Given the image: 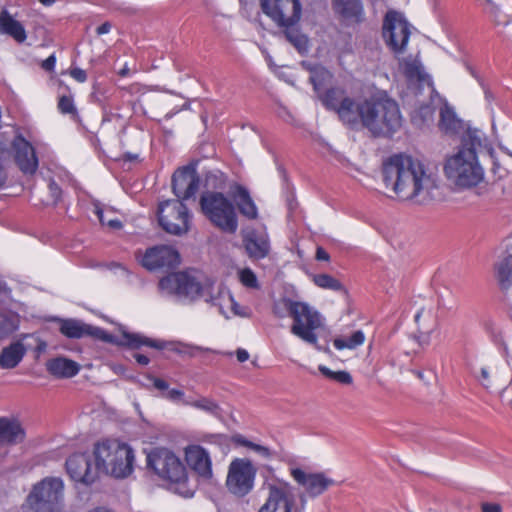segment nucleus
<instances>
[{
  "instance_id": "nucleus-20",
  "label": "nucleus",
  "mask_w": 512,
  "mask_h": 512,
  "mask_svg": "<svg viewBox=\"0 0 512 512\" xmlns=\"http://www.w3.org/2000/svg\"><path fill=\"white\" fill-rule=\"evenodd\" d=\"M199 188V177L195 169L182 167L175 171L172 177L174 194L183 200L192 197Z\"/></svg>"
},
{
  "instance_id": "nucleus-42",
  "label": "nucleus",
  "mask_w": 512,
  "mask_h": 512,
  "mask_svg": "<svg viewBox=\"0 0 512 512\" xmlns=\"http://www.w3.org/2000/svg\"><path fill=\"white\" fill-rule=\"evenodd\" d=\"M319 371L327 378L333 379L341 384H351L353 379L350 373L346 371L334 372L324 365L319 366Z\"/></svg>"
},
{
  "instance_id": "nucleus-11",
  "label": "nucleus",
  "mask_w": 512,
  "mask_h": 512,
  "mask_svg": "<svg viewBox=\"0 0 512 512\" xmlns=\"http://www.w3.org/2000/svg\"><path fill=\"white\" fill-rule=\"evenodd\" d=\"M158 220L167 233L180 236L189 231L191 215L181 201L167 200L159 205Z\"/></svg>"
},
{
  "instance_id": "nucleus-45",
  "label": "nucleus",
  "mask_w": 512,
  "mask_h": 512,
  "mask_svg": "<svg viewBox=\"0 0 512 512\" xmlns=\"http://www.w3.org/2000/svg\"><path fill=\"white\" fill-rule=\"evenodd\" d=\"M162 397L166 398L169 401H172L177 404H182L187 406V402L189 398L185 397V393L179 389H168L166 393L161 394Z\"/></svg>"
},
{
  "instance_id": "nucleus-18",
  "label": "nucleus",
  "mask_w": 512,
  "mask_h": 512,
  "mask_svg": "<svg viewBox=\"0 0 512 512\" xmlns=\"http://www.w3.org/2000/svg\"><path fill=\"white\" fill-rule=\"evenodd\" d=\"M180 262V256L176 249L167 245L149 248L144 253L141 264L150 271L161 268H174Z\"/></svg>"
},
{
  "instance_id": "nucleus-14",
  "label": "nucleus",
  "mask_w": 512,
  "mask_h": 512,
  "mask_svg": "<svg viewBox=\"0 0 512 512\" xmlns=\"http://www.w3.org/2000/svg\"><path fill=\"white\" fill-rule=\"evenodd\" d=\"M261 8L278 27L298 24L301 19L300 0H261Z\"/></svg>"
},
{
  "instance_id": "nucleus-57",
  "label": "nucleus",
  "mask_w": 512,
  "mask_h": 512,
  "mask_svg": "<svg viewBox=\"0 0 512 512\" xmlns=\"http://www.w3.org/2000/svg\"><path fill=\"white\" fill-rule=\"evenodd\" d=\"M237 360L239 362H245L249 359V353L245 349H238L236 351Z\"/></svg>"
},
{
  "instance_id": "nucleus-33",
  "label": "nucleus",
  "mask_w": 512,
  "mask_h": 512,
  "mask_svg": "<svg viewBox=\"0 0 512 512\" xmlns=\"http://www.w3.org/2000/svg\"><path fill=\"white\" fill-rule=\"evenodd\" d=\"M461 126V121L457 118L454 110L449 106H444L440 111L439 127L445 133L453 134Z\"/></svg>"
},
{
  "instance_id": "nucleus-3",
  "label": "nucleus",
  "mask_w": 512,
  "mask_h": 512,
  "mask_svg": "<svg viewBox=\"0 0 512 512\" xmlns=\"http://www.w3.org/2000/svg\"><path fill=\"white\" fill-rule=\"evenodd\" d=\"M146 465L157 477L169 482L176 493L184 497L193 495L187 485V469L174 451L165 447L152 448L146 455Z\"/></svg>"
},
{
  "instance_id": "nucleus-24",
  "label": "nucleus",
  "mask_w": 512,
  "mask_h": 512,
  "mask_svg": "<svg viewBox=\"0 0 512 512\" xmlns=\"http://www.w3.org/2000/svg\"><path fill=\"white\" fill-rule=\"evenodd\" d=\"M363 108L364 101L361 103H355L353 99L348 97L341 103L336 112L343 123L351 127H356L360 124L363 126Z\"/></svg>"
},
{
  "instance_id": "nucleus-38",
  "label": "nucleus",
  "mask_w": 512,
  "mask_h": 512,
  "mask_svg": "<svg viewBox=\"0 0 512 512\" xmlns=\"http://www.w3.org/2000/svg\"><path fill=\"white\" fill-rule=\"evenodd\" d=\"M187 402V406L194 407L196 409L202 410L212 416L219 417L221 414V408L219 405L212 399L207 397H199L197 399L189 398Z\"/></svg>"
},
{
  "instance_id": "nucleus-48",
  "label": "nucleus",
  "mask_w": 512,
  "mask_h": 512,
  "mask_svg": "<svg viewBox=\"0 0 512 512\" xmlns=\"http://www.w3.org/2000/svg\"><path fill=\"white\" fill-rule=\"evenodd\" d=\"M70 76L79 83H84L87 80L86 71L78 67L70 70Z\"/></svg>"
},
{
  "instance_id": "nucleus-55",
  "label": "nucleus",
  "mask_w": 512,
  "mask_h": 512,
  "mask_svg": "<svg viewBox=\"0 0 512 512\" xmlns=\"http://www.w3.org/2000/svg\"><path fill=\"white\" fill-rule=\"evenodd\" d=\"M228 299H229V301L231 302V308H232V310H233V312H234V314H235V315H240V316H245V315H246L245 313H243V312L240 310V308H241V307H240V305H239V304H237V303L234 301V299H233V297H232L231 295H229V296H228Z\"/></svg>"
},
{
  "instance_id": "nucleus-49",
  "label": "nucleus",
  "mask_w": 512,
  "mask_h": 512,
  "mask_svg": "<svg viewBox=\"0 0 512 512\" xmlns=\"http://www.w3.org/2000/svg\"><path fill=\"white\" fill-rule=\"evenodd\" d=\"M48 187H49V192H50V195L52 197L53 203H57L60 200V197H61V189H60V187L58 186V184L54 180L50 181Z\"/></svg>"
},
{
  "instance_id": "nucleus-58",
  "label": "nucleus",
  "mask_w": 512,
  "mask_h": 512,
  "mask_svg": "<svg viewBox=\"0 0 512 512\" xmlns=\"http://www.w3.org/2000/svg\"><path fill=\"white\" fill-rule=\"evenodd\" d=\"M233 440L235 443L241 445V446H244V447H247L249 448L250 447V444L249 443H252L251 441L245 439L243 436L241 435H236L233 437Z\"/></svg>"
},
{
  "instance_id": "nucleus-37",
  "label": "nucleus",
  "mask_w": 512,
  "mask_h": 512,
  "mask_svg": "<svg viewBox=\"0 0 512 512\" xmlns=\"http://www.w3.org/2000/svg\"><path fill=\"white\" fill-rule=\"evenodd\" d=\"M365 341V335L361 330H357L349 337L335 338L333 345L337 350L355 349Z\"/></svg>"
},
{
  "instance_id": "nucleus-56",
  "label": "nucleus",
  "mask_w": 512,
  "mask_h": 512,
  "mask_svg": "<svg viewBox=\"0 0 512 512\" xmlns=\"http://www.w3.org/2000/svg\"><path fill=\"white\" fill-rule=\"evenodd\" d=\"M111 24L109 22H104L103 24H101L97 29H96V33L97 35H103V34H107L110 32L111 30Z\"/></svg>"
},
{
  "instance_id": "nucleus-12",
  "label": "nucleus",
  "mask_w": 512,
  "mask_h": 512,
  "mask_svg": "<svg viewBox=\"0 0 512 512\" xmlns=\"http://www.w3.org/2000/svg\"><path fill=\"white\" fill-rule=\"evenodd\" d=\"M264 486L268 491V496L258 512H292L295 497L290 483L280 479H271L266 481Z\"/></svg>"
},
{
  "instance_id": "nucleus-6",
  "label": "nucleus",
  "mask_w": 512,
  "mask_h": 512,
  "mask_svg": "<svg viewBox=\"0 0 512 512\" xmlns=\"http://www.w3.org/2000/svg\"><path fill=\"white\" fill-rule=\"evenodd\" d=\"M282 304L292 319L291 333L320 350L317 331L323 326L321 314L306 302L284 298Z\"/></svg>"
},
{
  "instance_id": "nucleus-10",
  "label": "nucleus",
  "mask_w": 512,
  "mask_h": 512,
  "mask_svg": "<svg viewBox=\"0 0 512 512\" xmlns=\"http://www.w3.org/2000/svg\"><path fill=\"white\" fill-rule=\"evenodd\" d=\"M256 473L257 469L250 460L235 458L228 467L227 490L236 497H245L254 488Z\"/></svg>"
},
{
  "instance_id": "nucleus-43",
  "label": "nucleus",
  "mask_w": 512,
  "mask_h": 512,
  "mask_svg": "<svg viewBox=\"0 0 512 512\" xmlns=\"http://www.w3.org/2000/svg\"><path fill=\"white\" fill-rule=\"evenodd\" d=\"M240 282L248 288H258V280L256 274L250 268H244L239 271Z\"/></svg>"
},
{
  "instance_id": "nucleus-26",
  "label": "nucleus",
  "mask_w": 512,
  "mask_h": 512,
  "mask_svg": "<svg viewBox=\"0 0 512 512\" xmlns=\"http://www.w3.org/2000/svg\"><path fill=\"white\" fill-rule=\"evenodd\" d=\"M0 35H8L18 43L27 38L24 26L5 9L0 12Z\"/></svg>"
},
{
  "instance_id": "nucleus-64",
  "label": "nucleus",
  "mask_w": 512,
  "mask_h": 512,
  "mask_svg": "<svg viewBox=\"0 0 512 512\" xmlns=\"http://www.w3.org/2000/svg\"><path fill=\"white\" fill-rule=\"evenodd\" d=\"M46 342L42 341V340H38V344H37V351L38 352H42L46 349Z\"/></svg>"
},
{
  "instance_id": "nucleus-54",
  "label": "nucleus",
  "mask_w": 512,
  "mask_h": 512,
  "mask_svg": "<svg viewBox=\"0 0 512 512\" xmlns=\"http://www.w3.org/2000/svg\"><path fill=\"white\" fill-rule=\"evenodd\" d=\"M482 512H501V507L493 503H484L482 505Z\"/></svg>"
},
{
  "instance_id": "nucleus-23",
  "label": "nucleus",
  "mask_w": 512,
  "mask_h": 512,
  "mask_svg": "<svg viewBox=\"0 0 512 512\" xmlns=\"http://www.w3.org/2000/svg\"><path fill=\"white\" fill-rule=\"evenodd\" d=\"M414 320L417 324V341L420 345H428L430 343L431 334L438 326L437 317L431 309H420Z\"/></svg>"
},
{
  "instance_id": "nucleus-28",
  "label": "nucleus",
  "mask_w": 512,
  "mask_h": 512,
  "mask_svg": "<svg viewBox=\"0 0 512 512\" xmlns=\"http://www.w3.org/2000/svg\"><path fill=\"white\" fill-rule=\"evenodd\" d=\"M234 201L239 212L246 218L254 220L258 217V209L249 191L241 185H237L233 194Z\"/></svg>"
},
{
  "instance_id": "nucleus-41",
  "label": "nucleus",
  "mask_w": 512,
  "mask_h": 512,
  "mask_svg": "<svg viewBox=\"0 0 512 512\" xmlns=\"http://www.w3.org/2000/svg\"><path fill=\"white\" fill-rule=\"evenodd\" d=\"M200 442L207 443L225 451L229 447V438L224 434H203L199 438Z\"/></svg>"
},
{
  "instance_id": "nucleus-16",
  "label": "nucleus",
  "mask_w": 512,
  "mask_h": 512,
  "mask_svg": "<svg viewBox=\"0 0 512 512\" xmlns=\"http://www.w3.org/2000/svg\"><path fill=\"white\" fill-rule=\"evenodd\" d=\"M86 336H92L96 339L102 340L107 343H117L122 345H127L131 348H139L141 346H148L151 348H155L158 350L164 349L165 345L163 342L158 340H153L148 337H145L138 333H129V332H123L122 337L123 341H117L116 338L109 334L107 331H105L102 328L94 327L91 325L86 324Z\"/></svg>"
},
{
  "instance_id": "nucleus-17",
  "label": "nucleus",
  "mask_w": 512,
  "mask_h": 512,
  "mask_svg": "<svg viewBox=\"0 0 512 512\" xmlns=\"http://www.w3.org/2000/svg\"><path fill=\"white\" fill-rule=\"evenodd\" d=\"M66 470L70 477L86 485L92 484L98 478L97 464L91 462L87 453H76L66 460Z\"/></svg>"
},
{
  "instance_id": "nucleus-29",
  "label": "nucleus",
  "mask_w": 512,
  "mask_h": 512,
  "mask_svg": "<svg viewBox=\"0 0 512 512\" xmlns=\"http://www.w3.org/2000/svg\"><path fill=\"white\" fill-rule=\"evenodd\" d=\"M283 36L296 49L300 55L307 54L309 50V39L301 32L298 24H286L282 27Z\"/></svg>"
},
{
  "instance_id": "nucleus-62",
  "label": "nucleus",
  "mask_w": 512,
  "mask_h": 512,
  "mask_svg": "<svg viewBox=\"0 0 512 512\" xmlns=\"http://www.w3.org/2000/svg\"><path fill=\"white\" fill-rule=\"evenodd\" d=\"M421 111H422V113H423L425 116L429 117L430 119L432 118V116H433V111H432L431 107H429V106L424 107V108H422V109H421Z\"/></svg>"
},
{
  "instance_id": "nucleus-36",
  "label": "nucleus",
  "mask_w": 512,
  "mask_h": 512,
  "mask_svg": "<svg viewBox=\"0 0 512 512\" xmlns=\"http://www.w3.org/2000/svg\"><path fill=\"white\" fill-rule=\"evenodd\" d=\"M310 277L313 283L321 289L346 292L343 284L338 279L329 274H311Z\"/></svg>"
},
{
  "instance_id": "nucleus-1",
  "label": "nucleus",
  "mask_w": 512,
  "mask_h": 512,
  "mask_svg": "<svg viewBox=\"0 0 512 512\" xmlns=\"http://www.w3.org/2000/svg\"><path fill=\"white\" fill-rule=\"evenodd\" d=\"M383 179L401 200L424 204L439 196L438 175L409 155L391 156L383 165Z\"/></svg>"
},
{
  "instance_id": "nucleus-21",
  "label": "nucleus",
  "mask_w": 512,
  "mask_h": 512,
  "mask_svg": "<svg viewBox=\"0 0 512 512\" xmlns=\"http://www.w3.org/2000/svg\"><path fill=\"white\" fill-rule=\"evenodd\" d=\"M15 151V161L25 174H34L38 168V158L33 146L22 136H17L12 142Z\"/></svg>"
},
{
  "instance_id": "nucleus-5",
  "label": "nucleus",
  "mask_w": 512,
  "mask_h": 512,
  "mask_svg": "<svg viewBox=\"0 0 512 512\" xmlns=\"http://www.w3.org/2000/svg\"><path fill=\"white\" fill-rule=\"evenodd\" d=\"M363 127L374 136H390L402 126V116L398 104L389 98L364 101Z\"/></svg>"
},
{
  "instance_id": "nucleus-50",
  "label": "nucleus",
  "mask_w": 512,
  "mask_h": 512,
  "mask_svg": "<svg viewBox=\"0 0 512 512\" xmlns=\"http://www.w3.org/2000/svg\"><path fill=\"white\" fill-rule=\"evenodd\" d=\"M150 380L152 381L154 388L159 390L161 392V394L166 393L167 390L169 389L168 383L163 379L151 377Z\"/></svg>"
},
{
  "instance_id": "nucleus-52",
  "label": "nucleus",
  "mask_w": 512,
  "mask_h": 512,
  "mask_svg": "<svg viewBox=\"0 0 512 512\" xmlns=\"http://www.w3.org/2000/svg\"><path fill=\"white\" fill-rule=\"evenodd\" d=\"M283 302H284V298L281 299L280 301L276 302L273 306V313L275 316H277L279 318H283L285 316V313H287V311L283 307V304H282Z\"/></svg>"
},
{
  "instance_id": "nucleus-46",
  "label": "nucleus",
  "mask_w": 512,
  "mask_h": 512,
  "mask_svg": "<svg viewBox=\"0 0 512 512\" xmlns=\"http://www.w3.org/2000/svg\"><path fill=\"white\" fill-rule=\"evenodd\" d=\"M95 214L97 215L100 223L102 225H107L108 227L112 229H120L122 227V223L119 219L113 218V219H107L104 215L103 210L100 207L95 208Z\"/></svg>"
},
{
  "instance_id": "nucleus-35",
  "label": "nucleus",
  "mask_w": 512,
  "mask_h": 512,
  "mask_svg": "<svg viewBox=\"0 0 512 512\" xmlns=\"http://www.w3.org/2000/svg\"><path fill=\"white\" fill-rule=\"evenodd\" d=\"M60 332L67 338L79 339L86 336V324L76 319H62Z\"/></svg>"
},
{
  "instance_id": "nucleus-15",
  "label": "nucleus",
  "mask_w": 512,
  "mask_h": 512,
  "mask_svg": "<svg viewBox=\"0 0 512 512\" xmlns=\"http://www.w3.org/2000/svg\"><path fill=\"white\" fill-rule=\"evenodd\" d=\"M290 475L309 497L323 494L335 481L323 472L310 473L298 467L290 468Z\"/></svg>"
},
{
  "instance_id": "nucleus-2",
  "label": "nucleus",
  "mask_w": 512,
  "mask_h": 512,
  "mask_svg": "<svg viewBox=\"0 0 512 512\" xmlns=\"http://www.w3.org/2000/svg\"><path fill=\"white\" fill-rule=\"evenodd\" d=\"M484 141V134L478 129L468 128L463 133L460 148L446 159L444 165V173L450 182L461 188H470L483 180L484 170L477 154Z\"/></svg>"
},
{
  "instance_id": "nucleus-39",
  "label": "nucleus",
  "mask_w": 512,
  "mask_h": 512,
  "mask_svg": "<svg viewBox=\"0 0 512 512\" xmlns=\"http://www.w3.org/2000/svg\"><path fill=\"white\" fill-rule=\"evenodd\" d=\"M346 98L343 89L331 88L322 96V102L328 109L337 111Z\"/></svg>"
},
{
  "instance_id": "nucleus-47",
  "label": "nucleus",
  "mask_w": 512,
  "mask_h": 512,
  "mask_svg": "<svg viewBox=\"0 0 512 512\" xmlns=\"http://www.w3.org/2000/svg\"><path fill=\"white\" fill-rule=\"evenodd\" d=\"M249 444H250L249 449L253 450L254 452L259 454L263 458L268 459V458L272 457L273 453L271 452V450L268 447L260 445V444H256L253 442L249 443Z\"/></svg>"
},
{
  "instance_id": "nucleus-59",
  "label": "nucleus",
  "mask_w": 512,
  "mask_h": 512,
  "mask_svg": "<svg viewBox=\"0 0 512 512\" xmlns=\"http://www.w3.org/2000/svg\"><path fill=\"white\" fill-rule=\"evenodd\" d=\"M481 377H482V384L488 388L489 387V372L486 368H481Z\"/></svg>"
},
{
  "instance_id": "nucleus-31",
  "label": "nucleus",
  "mask_w": 512,
  "mask_h": 512,
  "mask_svg": "<svg viewBox=\"0 0 512 512\" xmlns=\"http://www.w3.org/2000/svg\"><path fill=\"white\" fill-rule=\"evenodd\" d=\"M334 9L346 19L359 21L363 8L361 0H334Z\"/></svg>"
},
{
  "instance_id": "nucleus-4",
  "label": "nucleus",
  "mask_w": 512,
  "mask_h": 512,
  "mask_svg": "<svg viewBox=\"0 0 512 512\" xmlns=\"http://www.w3.org/2000/svg\"><path fill=\"white\" fill-rule=\"evenodd\" d=\"M93 455L98 472L115 478H125L133 472V449L119 440H104L94 446Z\"/></svg>"
},
{
  "instance_id": "nucleus-60",
  "label": "nucleus",
  "mask_w": 512,
  "mask_h": 512,
  "mask_svg": "<svg viewBox=\"0 0 512 512\" xmlns=\"http://www.w3.org/2000/svg\"><path fill=\"white\" fill-rule=\"evenodd\" d=\"M134 358L140 365H144V366L147 365L150 361L146 355L139 354V353L135 354Z\"/></svg>"
},
{
  "instance_id": "nucleus-51",
  "label": "nucleus",
  "mask_w": 512,
  "mask_h": 512,
  "mask_svg": "<svg viewBox=\"0 0 512 512\" xmlns=\"http://www.w3.org/2000/svg\"><path fill=\"white\" fill-rule=\"evenodd\" d=\"M55 64H56V57L54 54L50 55L47 59H45L42 64H41V67L45 70V71H48V72H51L54 70L55 68Z\"/></svg>"
},
{
  "instance_id": "nucleus-32",
  "label": "nucleus",
  "mask_w": 512,
  "mask_h": 512,
  "mask_svg": "<svg viewBox=\"0 0 512 512\" xmlns=\"http://www.w3.org/2000/svg\"><path fill=\"white\" fill-rule=\"evenodd\" d=\"M496 278L504 290L512 285V254L503 258L495 268Z\"/></svg>"
},
{
  "instance_id": "nucleus-7",
  "label": "nucleus",
  "mask_w": 512,
  "mask_h": 512,
  "mask_svg": "<svg viewBox=\"0 0 512 512\" xmlns=\"http://www.w3.org/2000/svg\"><path fill=\"white\" fill-rule=\"evenodd\" d=\"M159 288L167 295H173L179 300L194 301L202 298L206 302L216 305V298L212 295V283L204 284L185 272L171 273L159 281Z\"/></svg>"
},
{
  "instance_id": "nucleus-8",
  "label": "nucleus",
  "mask_w": 512,
  "mask_h": 512,
  "mask_svg": "<svg viewBox=\"0 0 512 512\" xmlns=\"http://www.w3.org/2000/svg\"><path fill=\"white\" fill-rule=\"evenodd\" d=\"M63 497V480L60 477H45L33 485L26 503L34 512H60Z\"/></svg>"
},
{
  "instance_id": "nucleus-61",
  "label": "nucleus",
  "mask_w": 512,
  "mask_h": 512,
  "mask_svg": "<svg viewBox=\"0 0 512 512\" xmlns=\"http://www.w3.org/2000/svg\"><path fill=\"white\" fill-rule=\"evenodd\" d=\"M300 65L307 71L310 72V75L313 73V69L318 67L319 65H314L308 61H302Z\"/></svg>"
},
{
  "instance_id": "nucleus-22",
  "label": "nucleus",
  "mask_w": 512,
  "mask_h": 512,
  "mask_svg": "<svg viewBox=\"0 0 512 512\" xmlns=\"http://www.w3.org/2000/svg\"><path fill=\"white\" fill-rule=\"evenodd\" d=\"M243 245L249 258L264 259L270 253L269 236L264 231L249 230L243 235Z\"/></svg>"
},
{
  "instance_id": "nucleus-25",
  "label": "nucleus",
  "mask_w": 512,
  "mask_h": 512,
  "mask_svg": "<svg viewBox=\"0 0 512 512\" xmlns=\"http://www.w3.org/2000/svg\"><path fill=\"white\" fill-rule=\"evenodd\" d=\"M24 438L25 431L18 421L0 417V445L17 444Z\"/></svg>"
},
{
  "instance_id": "nucleus-63",
  "label": "nucleus",
  "mask_w": 512,
  "mask_h": 512,
  "mask_svg": "<svg viewBox=\"0 0 512 512\" xmlns=\"http://www.w3.org/2000/svg\"><path fill=\"white\" fill-rule=\"evenodd\" d=\"M89 512H115L109 508H106V507H96L92 510H90Z\"/></svg>"
},
{
  "instance_id": "nucleus-44",
  "label": "nucleus",
  "mask_w": 512,
  "mask_h": 512,
  "mask_svg": "<svg viewBox=\"0 0 512 512\" xmlns=\"http://www.w3.org/2000/svg\"><path fill=\"white\" fill-rule=\"evenodd\" d=\"M58 109L62 114H69L71 116L77 114V109L71 96H61L58 101Z\"/></svg>"
},
{
  "instance_id": "nucleus-53",
  "label": "nucleus",
  "mask_w": 512,
  "mask_h": 512,
  "mask_svg": "<svg viewBox=\"0 0 512 512\" xmlns=\"http://www.w3.org/2000/svg\"><path fill=\"white\" fill-rule=\"evenodd\" d=\"M316 259L319 260V261H329L330 260V256L329 254L327 253V251L325 249H323L322 247H318L317 250H316Z\"/></svg>"
},
{
  "instance_id": "nucleus-13",
  "label": "nucleus",
  "mask_w": 512,
  "mask_h": 512,
  "mask_svg": "<svg viewBox=\"0 0 512 512\" xmlns=\"http://www.w3.org/2000/svg\"><path fill=\"white\" fill-rule=\"evenodd\" d=\"M382 34L387 46L394 53H402L411 34L410 25L400 13L390 11L384 18Z\"/></svg>"
},
{
  "instance_id": "nucleus-40",
  "label": "nucleus",
  "mask_w": 512,
  "mask_h": 512,
  "mask_svg": "<svg viewBox=\"0 0 512 512\" xmlns=\"http://www.w3.org/2000/svg\"><path fill=\"white\" fill-rule=\"evenodd\" d=\"M332 78V74L325 67L319 65L313 69V73L310 75V82L312 83L314 90L319 91L326 83Z\"/></svg>"
},
{
  "instance_id": "nucleus-27",
  "label": "nucleus",
  "mask_w": 512,
  "mask_h": 512,
  "mask_svg": "<svg viewBox=\"0 0 512 512\" xmlns=\"http://www.w3.org/2000/svg\"><path fill=\"white\" fill-rule=\"evenodd\" d=\"M46 368L51 375L58 378H71L80 370L77 362L65 357H56L49 360Z\"/></svg>"
},
{
  "instance_id": "nucleus-19",
  "label": "nucleus",
  "mask_w": 512,
  "mask_h": 512,
  "mask_svg": "<svg viewBox=\"0 0 512 512\" xmlns=\"http://www.w3.org/2000/svg\"><path fill=\"white\" fill-rule=\"evenodd\" d=\"M188 467L200 478L208 480L213 476L210 452L200 444H190L184 448Z\"/></svg>"
},
{
  "instance_id": "nucleus-9",
  "label": "nucleus",
  "mask_w": 512,
  "mask_h": 512,
  "mask_svg": "<svg viewBox=\"0 0 512 512\" xmlns=\"http://www.w3.org/2000/svg\"><path fill=\"white\" fill-rule=\"evenodd\" d=\"M200 205L209 221L227 233H235L238 228L237 215L233 203L220 192H206L201 196Z\"/></svg>"
},
{
  "instance_id": "nucleus-34",
  "label": "nucleus",
  "mask_w": 512,
  "mask_h": 512,
  "mask_svg": "<svg viewBox=\"0 0 512 512\" xmlns=\"http://www.w3.org/2000/svg\"><path fill=\"white\" fill-rule=\"evenodd\" d=\"M19 315L8 310L0 311V340L8 337L19 327Z\"/></svg>"
},
{
  "instance_id": "nucleus-30",
  "label": "nucleus",
  "mask_w": 512,
  "mask_h": 512,
  "mask_svg": "<svg viewBox=\"0 0 512 512\" xmlns=\"http://www.w3.org/2000/svg\"><path fill=\"white\" fill-rule=\"evenodd\" d=\"M26 354L24 345L20 342L11 343L2 349L0 354V367L3 369L15 368Z\"/></svg>"
}]
</instances>
